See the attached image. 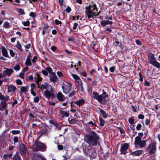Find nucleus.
I'll use <instances>...</instances> for the list:
<instances>
[{"instance_id": "f257e3e1", "label": "nucleus", "mask_w": 160, "mask_h": 160, "mask_svg": "<svg viewBox=\"0 0 160 160\" xmlns=\"http://www.w3.org/2000/svg\"><path fill=\"white\" fill-rule=\"evenodd\" d=\"M99 136L95 132L91 131L89 135L86 136L84 138L85 141L90 145L96 146L98 142Z\"/></svg>"}, {"instance_id": "f03ea898", "label": "nucleus", "mask_w": 160, "mask_h": 160, "mask_svg": "<svg viewBox=\"0 0 160 160\" xmlns=\"http://www.w3.org/2000/svg\"><path fill=\"white\" fill-rule=\"evenodd\" d=\"M86 8L85 13L88 18H93L94 17L98 16L100 12H97V8L95 4L90 5L88 7H86Z\"/></svg>"}, {"instance_id": "7ed1b4c3", "label": "nucleus", "mask_w": 160, "mask_h": 160, "mask_svg": "<svg viewBox=\"0 0 160 160\" xmlns=\"http://www.w3.org/2000/svg\"><path fill=\"white\" fill-rule=\"evenodd\" d=\"M146 150L150 155H153L156 153L157 151V143L155 141L152 142L148 144Z\"/></svg>"}, {"instance_id": "20e7f679", "label": "nucleus", "mask_w": 160, "mask_h": 160, "mask_svg": "<svg viewBox=\"0 0 160 160\" xmlns=\"http://www.w3.org/2000/svg\"><path fill=\"white\" fill-rule=\"evenodd\" d=\"M103 93L101 95H99L98 93L95 91L92 92V97L93 98L97 100L98 101L101 103L103 99L108 97V95L107 93L103 90Z\"/></svg>"}, {"instance_id": "39448f33", "label": "nucleus", "mask_w": 160, "mask_h": 160, "mask_svg": "<svg viewBox=\"0 0 160 160\" xmlns=\"http://www.w3.org/2000/svg\"><path fill=\"white\" fill-rule=\"evenodd\" d=\"M138 135L139 136L136 137L135 138V145H138L141 148L145 147L147 141L142 140V138L143 136L142 133L139 132Z\"/></svg>"}, {"instance_id": "423d86ee", "label": "nucleus", "mask_w": 160, "mask_h": 160, "mask_svg": "<svg viewBox=\"0 0 160 160\" xmlns=\"http://www.w3.org/2000/svg\"><path fill=\"white\" fill-rule=\"evenodd\" d=\"M46 146L40 142H35L32 146V149L34 151L42 150L44 151L46 148Z\"/></svg>"}, {"instance_id": "0eeeda50", "label": "nucleus", "mask_w": 160, "mask_h": 160, "mask_svg": "<svg viewBox=\"0 0 160 160\" xmlns=\"http://www.w3.org/2000/svg\"><path fill=\"white\" fill-rule=\"evenodd\" d=\"M148 59L150 63L153 66L158 68H160V64L157 61L153 54L151 53H150L148 55Z\"/></svg>"}, {"instance_id": "6e6552de", "label": "nucleus", "mask_w": 160, "mask_h": 160, "mask_svg": "<svg viewBox=\"0 0 160 160\" xmlns=\"http://www.w3.org/2000/svg\"><path fill=\"white\" fill-rule=\"evenodd\" d=\"M71 88L72 85L67 83H63L62 86L63 92L66 94L68 93L71 90Z\"/></svg>"}, {"instance_id": "1a4fd4ad", "label": "nucleus", "mask_w": 160, "mask_h": 160, "mask_svg": "<svg viewBox=\"0 0 160 160\" xmlns=\"http://www.w3.org/2000/svg\"><path fill=\"white\" fill-rule=\"evenodd\" d=\"M128 145L127 143L122 144L121 145L120 151L122 154H126V151L128 148Z\"/></svg>"}, {"instance_id": "9d476101", "label": "nucleus", "mask_w": 160, "mask_h": 160, "mask_svg": "<svg viewBox=\"0 0 160 160\" xmlns=\"http://www.w3.org/2000/svg\"><path fill=\"white\" fill-rule=\"evenodd\" d=\"M13 72L14 71L12 69L6 68L3 71V75L10 76Z\"/></svg>"}, {"instance_id": "9b49d317", "label": "nucleus", "mask_w": 160, "mask_h": 160, "mask_svg": "<svg viewBox=\"0 0 160 160\" xmlns=\"http://www.w3.org/2000/svg\"><path fill=\"white\" fill-rule=\"evenodd\" d=\"M50 74L49 79L51 82H54L57 80L58 77L54 72L51 73Z\"/></svg>"}, {"instance_id": "f8f14e48", "label": "nucleus", "mask_w": 160, "mask_h": 160, "mask_svg": "<svg viewBox=\"0 0 160 160\" xmlns=\"http://www.w3.org/2000/svg\"><path fill=\"white\" fill-rule=\"evenodd\" d=\"M49 88H50V90L52 89L51 86L48 83L46 82L42 84L40 87V89H46V90H47Z\"/></svg>"}, {"instance_id": "ddd939ff", "label": "nucleus", "mask_w": 160, "mask_h": 160, "mask_svg": "<svg viewBox=\"0 0 160 160\" xmlns=\"http://www.w3.org/2000/svg\"><path fill=\"white\" fill-rule=\"evenodd\" d=\"M57 98L60 101H63L66 99L64 96L60 92H59L57 94Z\"/></svg>"}, {"instance_id": "4468645a", "label": "nucleus", "mask_w": 160, "mask_h": 160, "mask_svg": "<svg viewBox=\"0 0 160 160\" xmlns=\"http://www.w3.org/2000/svg\"><path fill=\"white\" fill-rule=\"evenodd\" d=\"M20 151L22 154H24L26 153L27 151L26 148L23 144H21L20 145Z\"/></svg>"}, {"instance_id": "2eb2a0df", "label": "nucleus", "mask_w": 160, "mask_h": 160, "mask_svg": "<svg viewBox=\"0 0 160 160\" xmlns=\"http://www.w3.org/2000/svg\"><path fill=\"white\" fill-rule=\"evenodd\" d=\"M72 75L73 78L75 79L76 83L79 84L82 82V81L80 78L77 75L72 74Z\"/></svg>"}, {"instance_id": "dca6fc26", "label": "nucleus", "mask_w": 160, "mask_h": 160, "mask_svg": "<svg viewBox=\"0 0 160 160\" xmlns=\"http://www.w3.org/2000/svg\"><path fill=\"white\" fill-rule=\"evenodd\" d=\"M44 94L45 97L49 99L50 97L53 96V94L50 92L48 90H46L44 92Z\"/></svg>"}, {"instance_id": "f3484780", "label": "nucleus", "mask_w": 160, "mask_h": 160, "mask_svg": "<svg viewBox=\"0 0 160 160\" xmlns=\"http://www.w3.org/2000/svg\"><path fill=\"white\" fill-rule=\"evenodd\" d=\"M100 23L101 25L104 27L107 25L112 24L113 22L112 21L108 20H103L101 21Z\"/></svg>"}, {"instance_id": "a211bd4d", "label": "nucleus", "mask_w": 160, "mask_h": 160, "mask_svg": "<svg viewBox=\"0 0 160 160\" xmlns=\"http://www.w3.org/2000/svg\"><path fill=\"white\" fill-rule=\"evenodd\" d=\"M143 152L142 150H137L131 153V155L133 156H139L141 155Z\"/></svg>"}, {"instance_id": "6ab92c4d", "label": "nucleus", "mask_w": 160, "mask_h": 160, "mask_svg": "<svg viewBox=\"0 0 160 160\" xmlns=\"http://www.w3.org/2000/svg\"><path fill=\"white\" fill-rule=\"evenodd\" d=\"M7 106V103L5 102H2L0 104V110L3 111L6 108Z\"/></svg>"}, {"instance_id": "aec40b11", "label": "nucleus", "mask_w": 160, "mask_h": 160, "mask_svg": "<svg viewBox=\"0 0 160 160\" xmlns=\"http://www.w3.org/2000/svg\"><path fill=\"white\" fill-rule=\"evenodd\" d=\"M2 55L5 57H8V52L5 48L4 47H2Z\"/></svg>"}, {"instance_id": "412c9836", "label": "nucleus", "mask_w": 160, "mask_h": 160, "mask_svg": "<svg viewBox=\"0 0 160 160\" xmlns=\"http://www.w3.org/2000/svg\"><path fill=\"white\" fill-rule=\"evenodd\" d=\"M34 79L36 81L37 84H38L39 82L42 81V78L40 77L39 74L38 73L35 74Z\"/></svg>"}, {"instance_id": "4be33fe9", "label": "nucleus", "mask_w": 160, "mask_h": 160, "mask_svg": "<svg viewBox=\"0 0 160 160\" xmlns=\"http://www.w3.org/2000/svg\"><path fill=\"white\" fill-rule=\"evenodd\" d=\"M17 89L16 87L13 85H10L8 86V90L9 92H14Z\"/></svg>"}, {"instance_id": "5701e85b", "label": "nucleus", "mask_w": 160, "mask_h": 160, "mask_svg": "<svg viewBox=\"0 0 160 160\" xmlns=\"http://www.w3.org/2000/svg\"><path fill=\"white\" fill-rule=\"evenodd\" d=\"M32 160H45V159L41 156L36 155L32 158Z\"/></svg>"}, {"instance_id": "b1692460", "label": "nucleus", "mask_w": 160, "mask_h": 160, "mask_svg": "<svg viewBox=\"0 0 160 160\" xmlns=\"http://www.w3.org/2000/svg\"><path fill=\"white\" fill-rule=\"evenodd\" d=\"M59 112L62 115L63 117H68L69 116V114L65 111L60 110Z\"/></svg>"}, {"instance_id": "393cba45", "label": "nucleus", "mask_w": 160, "mask_h": 160, "mask_svg": "<svg viewBox=\"0 0 160 160\" xmlns=\"http://www.w3.org/2000/svg\"><path fill=\"white\" fill-rule=\"evenodd\" d=\"M84 102L83 99H81L75 102V103L78 106H80L83 104Z\"/></svg>"}, {"instance_id": "a878e982", "label": "nucleus", "mask_w": 160, "mask_h": 160, "mask_svg": "<svg viewBox=\"0 0 160 160\" xmlns=\"http://www.w3.org/2000/svg\"><path fill=\"white\" fill-rule=\"evenodd\" d=\"M25 64L27 66H31V62L30 59V56H28L27 58L26 61L25 62Z\"/></svg>"}, {"instance_id": "bb28decb", "label": "nucleus", "mask_w": 160, "mask_h": 160, "mask_svg": "<svg viewBox=\"0 0 160 160\" xmlns=\"http://www.w3.org/2000/svg\"><path fill=\"white\" fill-rule=\"evenodd\" d=\"M28 86H26L25 87L22 86L21 88V92H22L26 93L28 91Z\"/></svg>"}, {"instance_id": "cd10ccee", "label": "nucleus", "mask_w": 160, "mask_h": 160, "mask_svg": "<svg viewBox=\"0 0 160 160\" xmlns=\"http://www.w3.org/2000/svg\"><path fill=\"white\" fill-rule=\"evenodd\" d=\"M8 96L4 97L1 93H0V99L6 101L8 100Z\"/></svg>"}, {"instance_id": "c85d7f7f", "label": "nucleus", "mask_w": 160, "mask_h": 160, "mask_svg": "<svg viewBox=\"0 0 160 160\" xmlns=\"http://www.w3.org/2000/svg\"><path fill=\"white\" fill-rule=\"evenodd\" d=\"M128 122L129 123L131 124H133L135 123V119L133 116L131 117L128 119Z\"/></svg>"}, {"instance_id": "c756f323", "label": "nucleus", "mask_w": 160, "mask_h": 160, "mask_svg": "<svg viewBox=\"0 0 160 160\" xmlns=\"http://www.w3.org/2000/svg\"><path fill=\"white\" fill-rule=\"evenodd\" d=\"M3 26L6 28H8L10 27L11 25H10L9 22H5L3 23Z\"/></svg>"}, {"instance_id": "7c9ffc66", "label": "nucleus", "mask_w": 160, "mask_h": 160, "mask_svg": "<svg viewBox=\"0 0 160 160\" xmlns=\"http://www.w3.org/2000/svg\"><path fill=\"white\" fill-rule=\"evenodd\" d=\"M78 85H78V88L79 90H80L82 92L83 91V85L82 83V82L80 83L79 84H78Z\"/></svg>"}, {"instance_id": "2f4dec72", "label": "nucleus", "mask_w": 160, "mask_h": 160, "mask_svg": "<svg viewBox=\"0 0 160 160\" xmlns=\"http://www.w3.org/2000/svg\"><path fill=\"white\" fill-rule=\"evenodd\" d=\"M100 112L102 114L103 118H106L108 117V115H107V114L104 110H103L101 109H100Z\"/></svg>"}, {"instance_id": "473e14b6", "label": "nucleus", "mask_w": 160, "mask_h": 160, "mask_svg": "<svg viewBox=\"0 0 160 160\" xmlns=\"http://www.w3.org/2000/svg\"><path fill=\"white\" fill-rule=\"evenodd\" d=\"M99 120L100 121V125L101 126H103L105 123V121L101 118H99Z\"/></svg>"}, {"instance_id": "72a5a7b5", "label": "nucleus", "mask_w": 160, "mask_h": 160, "mask_svg": "<svg viewBox=\"0 0 160 160\" xmlns=\"http://www.w3.org/2000/svg\"><path fill=\"white\" fill-rule=\"evenodd\" d=\"M18 12L21 15H23L25 14L24 11L22 9H18L17 10Z\"/></svg>"}, {"instance_id": "f704fd0d", "label": "nucleus", "mask_w": 160, "mask_h": 160, "mask_svg": "<svg viewBox=\"0 0 160 160\" xmlns=\"http://www.w3.org/2000/svg\"><path fill=\"white\" fill-rule=\"evenodd\" d=\"M16 47L20 51H22V49L21 46L20 44L18 42L16 45Z\"/></svg>"}, {"instance_id": "c9c22d12", "label": "nucleus", "mask_w": 160, "mask_h": 160, "mask_svg": "<svg viewBox=\"0 0 160 160\" xmlns=\"http://www.w3.org/2000/svg\"><path fill=\"white\" fill-rule=\"evenodd\" d=\"M13 160H21L19 156L17 154H15L13 157Z\"/></svg>"}, {"instance_id": "e433bc0d", "label": "nucleus", "mask_w": 160, "mask_h": 160, "mask_svg": "<svg viewBox=\"0 0 160 160\" xmlns=\"http://www.w3.org/2000/svg\"><path fill=\"white\" fill-rule=\"evenodd\" d=\"M20 68V66L18 64L16 65L14 67V69L15 70L18 71Z\"/></svg>"}, {"instance_id": "4c0bfd02", "label": "nucleus", "mask_w": 160, "mask_h": 160, "mask_svg": "<svg viewBox=\"0 0 160 160\" xmlns=\"http://www.w3.org/2000/svg\"><path fill=\"white\" fill-rule=\"evenodd\" d=\"M22 23L25 26H28L30 24V22L28 21H27L26 22H22Z\"/></svg>"}, {"instance_id": "58836bf2", "label": "nucleus", "mask_w": 160, "mask_h": 160, "mask_svg": "<svg viewBox=\"0 0 160 160\" xmlns=\"http://www.w3.org/2000/svg\"><path fill=\"white\" fill-rule=\"evenodd\" d=\"M45 69L46 71H48L49 74H51V73L53 72H52V69L50 67H48L45 68Z\"/></svg>"}, {"instance_id": "ea45409f", "label": "nucleus", "mask_w": 160, "mask_h": 160, "mask_svg": "<svg viewBox=\"0 0 160 160\" xmlns=\"http://www.w3.org/2000/svg\"><path fill=\"white\" fill-rule=\"evenodd\" d=\"M49 122L50 123L53 124L54 126L55 125V124H56L57 123L53 119L49 120Z\"/></svg>"}, {"instance_id": "a19ab883", "label": "nucleus", "mask_w": 160, "mask_h": 160, "mask_svg": "<svg viewBox=\"0 0 160 160\" xmlns=\"http://www.w3.org/2000/svg\"><path fill=\"white\" fill-rule=\"evenodd\" d=\"M16 82L17 84L19 85H21L22 83L21 81L19 79L16 80Z\"/></svg>"}, {"instance_id": "79ce46f5", "label": "nucleus", "mask_w": 160, "mask_h": 160, "mask_svg": "<svg viewBox=\"0 0 160 160\" xmlns=\"http://www.w3.org/2000/svg\"><path fill=\"white\" fill-rule=\"evenodd\" d=\"M75 93V92L74 91H73L69 94V97H72V96L74 95Z\"/></svg>"}, {"instance_id": "37998d69", "label": "nucleus", "mask_w": 160, "mask_h": 160, "mask_svg": "<svg viewBox=\"0 0 160 160\" xmlns=\"http://www.w3.org/2000/svg\"><path fill=\"white\" fill-rule=\"evenodd\" d=\"M39 99V97L38 96H36L34 98L33 100L34 102H38Z\"/></svg>"}, {"instance_id": "c03bdc74", "label": "nucleus", "mask_w": 160, "mask_h": 160, "mask_svg": "<svg viewBox=\"0 0 160 160\" xmlns=\"http://www.w3.org/2000/svg\"><path fill=\"white\" fill-rule=\"evenodd\" d=\"M76 122V120L74 119H72L69 121V123L71 124H73L75 123Z\"/></svg>"}, {"instance_id": "a18cd8bd", "label": "nucleus", "mask_w": 160, "mask_h": 160, "mask_svg": "<svg viewBox=\"0 0 160 160\" xmlns=\"http://www.w3.org/2000/svg\"><path fill=\"white\" fill-rule=\"evenodd\" d=\"M55 22L57 25L61 24L62 23V22L61 21H59L57 19H56L55 20Z\"/></svg>"}, {"instance_id": "49530a36", "label": "nucleus", "mask_w": 160, "mask_h": 160, "mask_svg": "<svg viewBox=\"0 0 160 160\" xmlns=\"http://www.w3.org/2000/svg\"><path fill=\"white\" fill-rule=\"evenodd\" d=\"M142 126L141 124H138L137 125L136 127V128L137 130H139L141 129V128Z\"/></svg>"}, {"instance_id": "de8ad7c7", "label": "nucleus", "mask_w": 160, "mask_h": 160, "mask_svg": "<svg viewBox=\"0 0 160 160\" xmlns=\"http://www.w3.org/2000/svg\"><path fill=\"white\" fill-rule=\"evenodd\" d=\"M29 15L30 17H35L36 16L35 14L33 12H31L30 13Z\"/></svg>"}, {"instance_id": "09e8293b", "label": "nucleus", "mask_w": 160, "mask_h": 160, "mask_svg": "<svg viewBox=\"0 0 160 160\" xmlns=\"http://www.w3.org/2000/svg\"><path fill=\"white\" fill-rule=\"evenodd\" d=\"M55 126H56V128L58 130H60L61 128V126L58 124L57 123H56V124L55 125Z\"/></svg>"}, {"instance_id": "8fccbe9b", "label": "nucleus", "mask_w": 160, "mask_h": 160, "mask_svg": "<svg viewBox=\"0 0 160 160\" xmlns=\"http://www.w3.org/2000/svg\"><path fill=\"white\" fill-rule=\"evenodd\" d=\"M59 4L61 7H62L63 5V0H58Z\"/></svg>"}, {"instance_id": "3c124183", "label": "nucleus", "mask_w": 160, "mask_h": 160, "mask_svg": "<svg viewBox=\"0 0 160 160\" xmlns=\"http://www.w3.org/2000/svg\"><path fill=\"white\" fill-rule=\"evenodd\" d=\"M9 51L12 57H14L15 55V53L12 50L10 49Z\"/></svg>"}, {"instance_id": "603ef678", "label": "nucleus", "mask_w": 160, "mask_h": 160, "mask_svg": "<svg viewBox=\"0 0 160 160\" xmlns=\"http://www.w3.org/2000/svg\"><path fill=\"white\" fill-rule=\"evenodd\" d=\"M24 73H21L19 74V77L23 79L24 78Z\"/></svg>"}, {"instance_id": "864d4df0", "label": "nucleus", "mask_w": 160, "mask_h": 160, "mask_svg": "<svg viewBox=\"0 0 160 160\" xmlns=\"http://www.w3.org/2000/svg\"><path fill=\"white\" fill-rule=\"evenodd\" d=\"M42 72L45 75L47 76L48 74V73L46 70H43L42 71Z\"/></svg>"}, {"instance_id": "5fc2aeb1", "label": "nucleus", "mask_w": 160, "mask_h": 160, "mask_svg": "<svg viewBox=\"0 0 160 160\" xmlns=\"http://www.w3.org/2000/svg\"><path fill=\"white\" fill-rule=\"evenodd\" d=\"M144 116L141 114H140L138 115V118L140 119H144Z\"/></svg>"}, {"instance_id": "6e6d98bb", "label": "nucleus", "mask_w": 160, "mask_h": 160, "mask_svg": "<svg viewBox=\"0 0 160 160\" xmlns=\"http://www.w3.org/2000/svg\"><path fill=\"white\" fill-rule=\"evenodd\" d=\"M57 74L59 77H62L63 76L62 73L60 72H57Z\"/></svg>"}, {"instance_id": "4d7b16f0", "label": "nucleus", "mask_w": 160, "mask_h": 160, "mask_svg": "<svg viewBox=\"0 0 160 160\" xmlns=\"http://www.w3.org/2000/svg\"><path fill=\"white\" fill-rule=\"evenodd\" d=\"M115 67L114 66L111 67L110 68V71L112 72H113L115 71Z\"/></svg>"}, {"instance_id": "13d9d810", "label": "nucleus", "mask_w": 160, "mask_h": 160, "mask_svg": "<svg viewBox=\"0 0 160 160\" xmlns=\"http://www.w3.org/2000/svg\"><path fill=\"white\" fill-rule=\"evenodd\" d=\"M37 59V57L36 56H34L33 58V59L32 60V63H34L35 62Z\"/></svg>"}, {"instance_id": "bf43d9fd", "label": "nucleus", "mask_w": 160, "mask_h": 160, "mask_svg": "<svg viewBox=\"0 0 160 160\" xmlns=\"http://www.w3.org/2000/svg\"><path fill=\"white\" fill-rule=\"evenodd\" d=\"M78 25V24L77 23H75L74 24L73 27V29L74 30L76 29L77 28V27Z\"/></svg>"}, {"instance_id": "052dcab7", "label": "nucleus", "mask_w": 160, "mask_h": 160, "mask_svg": "<svg viewBox=\"0 0 160 160\" xmlns=\"http://www.w3.org/2000/svg\"><path fill=\"white\" fill-rule=\"evenodd\" d=\"M31 93L32 95L34 96H36V93L33 91V89L32 88H31Z\"/></svg>"}, {"instance_id": "680f3d73", "label": "nucleus", "mask_w": 160, "mask_h": 160, "mask_svg": "<svg viewBox=\"0 0 160 160\" xmlns=\"http://www.w3.org/2000/svg\"><path fill=\"white\" fill-rule=\"evenodd\" d=\"M66 11L67 12H69L71 11V9L70 7L68 6L66 8Z\"/></svg>"}, {"instance_id": "e2e57ef3", "label": "nucleus", "mask_w": 160, "mask_h": 160, "mask_svg": "<svg viewBox=\"0 0 160 160\" xmlns=\"http://www.w3.org/2000/svg\"><path fill=\"white\" fill-rule=\"evenodd\" d=\"M14 142H18V139L17 137H15L14 138Z\"/></svg>"}, {"instance_id": "0e129e2a", "label": "nucleus", "mask_w": 160, "mask_h": 160, "mask_svg": "<svg viewBox=\"0 0 160 160\" xmlns=\"http://www.w3.org/2000/svg\"><path fill=\"white\" fill-rule=\"evenodd\" d=\"M58 147L59 150H62L63 149V146L62 145H58Z\"/></svg>"}, {"instance_id": "69168bd1", "label": "nucleus", "mask_w": 160, "mask_h": 160, "mask_svg": "<svg viewBox=\"0 0 160 160\" xmlns=\"http://www.w3.org/2000/svg\"><path fill=\"white\" fill-rule=\"evenodd\" d=\"M135 42H136V44L137 45H141V43L140 42L139 40L137 39L136 40Z\"/></svg>"}, {"instance_id": "338daca9", "label": "nucleus", "mask_w": 160, "mask_h": 160, "mask_svg": "<svg viewBox=\"0 0 160 160\" xmlns=\"http://www.w3.org/2000/svg\"><path fill=\"white\" fill-rule=\"evenodd\" d=\"M118 128L120 132L122 134L124 133V130L122 128H121V127H119V128Z\"/></svg>"}, {"instance_id": "774afa93", "label": "nucleus", "mask_w": 160, "mask_h": 160, "mask_svg": "<svg viewBox=\"0 0 160 160\" xmlns=\"http://www.w3.org/2000/svg\"><path fill=\"white\" fill-rule=\"evenodd\" d=\"M150 123V121L148 119L146 120L145 121V124L146 125H148Z\"/></svg>"}]
</instances>
